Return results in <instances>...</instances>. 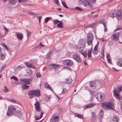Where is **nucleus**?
Segmentation results:
<instances>
[{
    "instance_id": "5fc2aeb1",
    "label": "nucleus",
    "mask_w": 122,
    "mask_h": 122,
    "mask_svg": "<svg viewBox=\"0 0 122 122\" xmlns=\"http://www.w3.org/2000/svg\"><path fill=\"white\" fill-rule=\"evenodd\" d=\"M107 25H106V23H104V26L105 28V29H104V31L105 32H106L107 31Z\"/></svg>"
},
{
    "instance_id": "7ed1b4c3",
    "label": "nucleus",
    "mask_w": 122,
    "mask_h": 122,
    "mask_svg": "<svg viewBox=\"0 0 122 122\" xmlns=\"http://www.w3.org/2000/svg\"><path fill=\"white\" fill-rule=\"evenodd\" d=\"M96 97L99 102H103L104 97V94L102 93L99 92L96 95Z\"/></svg>"
},
{
    "instance_id": "864d4df0",
    "label": "nucleus",
    "mask_w": 122,
    "mask_h": 122,
    "mask_svg": "<svg viewBox=\"0 0 122 122\" xmlns=\"http://www.w3.org/2000/svg\"><path fill=\"white\" fill-rule=\"evenodd\" d=\"M5 89H4V92H7L8 91V88H7V87L6 86H4Z\"/></svg>"
},
{
    "instance_id": "72a5a7b5",
    "label": "nucleus",
    "mask_w": 122,
    "mask_h": 122,
    "mask_svg": "<svg viewBox=\"0 0 122 122\" xmlns=\"http://www.w3.org/2000/svg\"><path fill=\"white\" fill-rule=\"evenodd\" d=\"M26 32L27 33V39H28L31 36V32L30 31H28L27 30H26Z\"/></svg>"
},
{
    "instance_id": "37998d69",
    "label": "nucleus",
    "mask_w": 122,
    "mask_h": 122,
    "mask_svg": "<svg viewBox=\"0 0 122 122\" xmlns=\"http://www.w3.org/2000/svg\"><path fill=\"white\" fill-rule=\"evenodd\" d=\"M75 9L79 11H82V9L78 7H75Z\"/></svg>"
},
{
    "instance_id": "a211bd4d",
    "label": "nucleus",
    "mask_w": 122,
    "mask_h": 122,
    "mask_svg": "<svg viewBox=\"0 0 122 122\" xmlns=\"http://www.w3.org/2000/svg\"><path fill=\"white\" fill-rule=\"evenodd\" d=\"M40 95V92L38 90H34V97H39Z\"/></svg>"
},
{
    "instance_id": "4468645a",
    "label": "nucleus",
    "mask_w": 122,
    "mask_h": 122,
    "mask_svg": "<svg viewBox=\"0 0 122 122\" xmlns=\"http://www.w3.org/2000/svg\"><path fill=\"white\" fill-rule=\"evenodd\" d=\"M73 57L75 60L78 62L80 63L82 61L81 58L77 54L74 55L73 56Z\"/></svg>"
},
{
    "instance_id": "bf43d9fd",
    "label": "nucleus",
    "mask_w": 122,
    "mask_h": 122,
    "mask_svg": "<svg viewBox=\"0 0 122 122\" xmlns=\"http://www.w3.org/2000/svg\"><path fill=\"white\" fill-rule=\"evenodd\" d=\"M3 46L5 47L7 51L8 50V49L7 47V46L4 44H2Z\"/></svg>"
},
{
    "instance_id": "603ef678",
    "label": "nucleus",
    "mask_w": 122,
    "mask_h": 122,
    "mask_svg": "<svg viewBox=\"0 0 122 122\" xmlns=\"http://www.w3.org/2000/svg\"><path fill=\"white\" fill-rule=\"evenodd\" d=\"M51 17H47L45 19V23L47 22L50 19H51Z\"/></svg>"
},
{
    "instance_id": "f03ea898",
    "label": "nucleus",
    "mask_w": 122,
    "mask_h": 122,
    "mask_svg": "<svg viewBox=\"0 0 122 122\" xmlns=\"http://www.w3.org/2000/svg\"><path fill=\"white\" fill-rule=\"evenodd\" d=\"M16 109L13 105H10L8 107V112L7 115L8 116H10L16 112Z\"/></svg>"
},
{
    "instance_id": "58836bf2",
    "label": "nucleus",
    "mask_w": 122,
    "mask_h": 122,
    "mask_svg": "<svg viewBox=\"0 0 122 122\" xmlns=\"http://www.w3.org/2000/svg\"><path fill=\"white\" fill-rule=\"evenodd\" d=\"M32 71L31 70H29L27 72V76H31L32 73Z\"/></svg>"
},
{
    "instance_id": "e2e57ef3",
    "label": "nucleus",
    "mask_w": 122,
    "mask_h": 122,
    "mask_svg": "<svg viewBox=\"0 0 122 122\" xmlns=\"http://www.w3.org/2000/svg\"><path fill=\"white\" fill-rule=\"evenodd\" d=\"M27 0H18V1L19 2H26L27 1Z\"/></svg>"
},
{
    "instance_id": "ddd939ff",
    "label": "nucleus",
    "mask_w": 122,
    "mask_h": 122,
    "mask_svg": "<svg viewBox=\"0 0 122 122\" xmlns=\"http://www.w3.org/2000/svg\"><path fill=\"white\" fill-rule=\"evenodd\" d=\"M105 107H106L107 108L110 109H112L113 104L111 102H107L106 103H103L102 104Z\"/></svg>"
},
{
    "instance_id": "6ab92c4d",
    "label": "nucleus",
    "mask_w": 122,
    "mask_h": 122,
    "mask_svg": "<svg viewBox=\"0 0 122 122\" xmlns=\"http://www.w3.org/2000/svg\"><path fill=\"white\" fill-rule=\"evenodd\" d=\"M38 112H37V114H38L37 116H35V118L37 120H39L42 117L43 114V112H40V115L38 114Z\"/></svg>"
},
{
    "instance_id": "49530a36",
    "label": "nucleus",
    "mask_w": 122,
    "mask_h": 122,
    "mask_svg": "<svg viewBox=\"0 0 122 122\" xmlns=\"http://www.w3.org/2000/svg\"><path fill=\"white\" fill-rule=\"evenodd\" d=\"M9 100L11 101V102H12L13 103H16L18 104V102L16 100L14 99H10Z\"/></svg>"
},
{
    "instance_id": "2eb2a0df",
    "label": "nucleus",
    "mask_w": 122,
    "mask_h": 122,
    "mask_svg": "<svg viewBox=\"0 0 122 122\" xmlns=\"http://www.w3.org/2000/svg\"><path fill=\"white\" fill-rule=\"evenodd\" d=\"M116 16L119 20H120L121 19V10H117Z\"/></svg>"
},
{
    "instance_id": "4d7b16f0",
    "label": "nucleus",
    "mask_w": 122,
    "mask_h": 122,
    "mask_svg": "<svg viewBox=\"0 0 122 122\" xmlns=\"http://www.w3.org/2000/svg\"><path fill=\"white\" fill-rule=\"evenodd\" d=\"M113 41H109V44H108V45L109 46H111L112 45H113Z\"/></svg>"
},
{
    "instance_id": "0eeeda50",
    "label": "nucleus",
    "mask_w": 122,
    "mask_h": 122,
    "mask_svg": "<svg viewBox=\"0 0 122 122\" xmlns=\"http://www.w3.org/2000/svg\"><path fill=\"white\" fill-rule=\"evenodd\" d=\"M59 66L55 64H50L48 66L49 69L51 70L53 69H55V71L56 73H58V72H57V70H58V67Z\"/></svg>"
},
{
    "instance_id": "6e6552de",
    "label": "nucleus",
    "mask_w": 122,
    "mask_h": 122,
    "mask_svg": "<svg viewBox=\"0 0 122 122\" xmlns=\"http://www.w3.org/2000/svg\"><path fill=\"white\" fill-rule=\"evenodd\" d=\"M63 64L65 65L71 66L73 63V62L70 59H67L63 61Z\"/></svg>"
},
{
    "instance_id": "423d86ee",
    "label": "nucleus",
    "mask_w": 122,
    "mask_h": 122,
    "mask_svg": "<svg viewBox=\"0 0 122 122\" xmlns=\"http://www.w3.org/2000/svg\"><path fill=\"white\" fill-rule=\"evenodd\" d=\"M59 115L58 113L54 114L50 118V122H58Z\"/></svg>"
},
{
    "instance_id": "20e7f679",
    "label": "nucleus",
    "mask_w": 122,
    "mask_h": 122,
    "mask_svg": "<svg viewBox=\"0 0 122 122\" xmlns=\"http://www.w3.org/2000/svg\"><path fill=\"white\" fill-rule=\"evenodd\" d=\"M122 90V86L118 88L117 89L115 88L113 91L114 95L119 99H120L121 97L120 96L118 92H119Z\"/></svg>"
},
{
    "instance_id": "a878e982",
    "label": "nucleus",
    "mask_w": 122,
    "mask_h": 122,
    "mask_svg": "<svg viewBox=\"0 0 122 122\" xmlns=\"http://www.w3.org/2000/svg\"><path fill=\"white\" fill-rule=\"evenodd\" d=\"M44 87L45 88H48L49 89L51 90L52 91H53V90L51 88V87L46 82H45V84L44 85Z\"/></svg>"
},
{
    "instance_id": "3c124183",
    "label": "nucleus",
    "mask_w": 122,
    "mask_h": 122,
    "mask_svg": "<svg viewBox=\"0 0 122 122\" xmlns=\"http://www.w3.org/2000/svg\"><path fill=\"white\" fill-rule=\"evenodd\" d=\"M28 14L29 15H37L35 13H33L31 12H28Z\"/></svg>"
},
{
    "instance_id": "1a4fd4ad",
    "label": "nucleus",
    "mask_w": 122,
    "mask_h": 122,
    "mask_svg": "<svg viewBox=\"0 0 122 122\" xmlns=\"http://www.w3.org/2000/svg\"><path fill=\"white\" fill-rule=\"evenodd\" d=\"M82 4L85 7H90L92 8L93 7L92 4L88 0H84L82 1Z\"/></svg>"
},
{
    "instance_id": "473e14b6",
    "label": "nucleus",
    "mask_w": 122,
    "mask_h": 122,
    "mask_svg": "<svg viewBox=\"0 0 122 122\" xmlns=\"http://www.w3.org/2000/svg\"><path fill=\"white\" fill-rule=\"evenodd\" d=\"M0 54V59L2 60H3L5 58V54L4 53L3 54H2L1 53Z\"/></svg>"
},
{
    "instance_id": "13d9d810",
    "label": "nucleus",
    "mask_w": 122,
    "mask_h": 122,
    "mask_svg": "<svg viewBox=\"0 0 122 122\" xmlns=\"http://www.w3.org/2000/svg\"><path fill=\"white\" fill-rule=\"evenodd\" d=\"M90 92L91 94L92 95L95 94V92L92 90H90L89 91Z\"/></svg>"
},
{
    "instance_id": "5701e85b",
    "label": "nucleus",
    "mask_w": 122,
    "mask_h": 122,
    "mask_svg": "<svg viewBox=\"0 0 122 122\" xmlns=\"http://www.w3.org/2000/svg\"><path fill=\"white\" fill-rule=\"evenodd\" d=\"M72 81V79L70 77H68L66 79L65 82L67 84H70Z\"/></svg>"
},
{
    "instance_id": "8fccbe9b",
    "label": "nucleus",
    "mask_w": 122,
    "mask_h": 122,
    "mask_svg": "<svg viewBox=\"0 0 122 122\" xmlns=\"http://www.w3.org/2000/svg\"><path fill=\"white\" fill-rule=\"evenodd\" d=\"M60 21L56 19L54 20L53 22L55 24H56L59 22H60Z\"/></svg>"
},
{
    "instance_id": "338daca9",
    "label": "nucleus",
    "mask_w": 122,
    "mask_h": 122,
    "mask_svg": "<svg viewBox=\"0 0 122 122\" xmlns=\"http://www.w3.org/2000/svg\"><path fill=\"white\" fill-rule=\"evenodd\" d=\"M91 3H95L96 1V0H90Z\"/></svg>"
},
{
    "instance_id": "39448f33",
    "label": "nucleus",
    "mask_w": 122,
    "mask_h": 122,
    "mask_svg": "<svg viewBox=\"0 0 122 122\" xmlns=\"http://www.w3.org/2000/svg\"><path fill=\"white\" fill-rule=\"evenodd\" d=\"M87 43L89 45H92L94 36L91 33H89L87 35Z\"/></svg>"
},
{
    "instance_id": "2f4dec72",
    "label": "nucleus",
    "mask_w": 122,
    "mask_h": 122,
    "mask_svg": "<svg viewBox=\"0 0 122 122\" xmlns=\"http://www.w3.org/2000/svg\"><path fill=\"white\" fill-rule=\"evenodd\" d=\"M27 85L23 84L22 86V88L23 90L28 89L29 87V86H26Z\"/></svg>"
},
{
    "instance_id": "393cba45",
    "label": "nucleus",
    "mask_w": 122,
    "mask_h": 122,
    "mask_svg": "<svg viewBox=\"0 0 122 122\" xmlns=\"http://www.w3.org/2000/svg\"><path fill=\"white\" fill-rule=\"evenodd\" d=\"M90 86L92 87L93 88L95 89L96 87L95 82L94 81H91L90 82Z\"/></svg>"
},
{
    "instance_id": "79ce46f5",
    "label": "nucleus",
    "mask_w": 122,
    "mask_h": 122,
    "mask_svg": "<svg viewBox=\"0 0 122 122\" xmlns=\"http://www.w3.org/2000/svg\"><path fill=\"white\" fill-rule=\"evenodd\" d=\"M101 54L102 56L103 57H104V50L103 48V47L102 49V51H101Z\"/></svg>"
},
{
    "instance_id": "6e6d98bb",
    "label": "nucleus",
    "mask_w": 122,
    "mask_h": 122,
    "mask_svg": "<svg viewBox=\"0 0 122 122\" xmlns=\"http://www.w3.org/2000/svg\"><path fill=\"white\" fill-rule=\"evenodd\" d=\"M92 52L90 51H88V56L89 58H90L91 57Z\"/></svg>"
},
{
    "instance_id": "bb28decb",
    "label": "nucleus",
    "mask_w": 122,
    "mask_h": 122,
    "mask_svg": "<svg viewBox=\"0 0 122 122\" xmlns=\"http://www.w3.org/2000/svg\"><path fill=\"white\" fill-rule=\"evenodd\" d=\"M117 64L118 66L122 67V59H119L117 60Z\"/></svg>"
},
{
    "instance_id": "c756f323",
    "label": "nucleus",
    "mask_w": 122,
    "mask_h": 122,
    "mask_svg": "<svg viewBox=\"0 0 122 122\" xmlns=\"http://www.w3.org/2000/svg\"><path fill=\"white\" fill-rule=\"evenodd\" d=\"M83 50H79L81 54H82L85 58H86L87 56V54L86 53L83 52Z\"/></svg>"
},
{
    "instance_id": "774afa93",
    "label": "nucleus",
    "mask_w": 122,
    "mask_h": 122,
    "mask_svg": "<svg viewBox=\"0 0 122 122\" xmlns=\"http://www.w3.org/2000/svg\"><path fill=\"white\" fill-rule=\"evenodd\" d=\"M55 2L56 4H57L58 5H59V4L58 3V0H55Z\"/></svg>"
},
{
    "instance_id": "f257e3e1",
    "label": "nucleus",
    "mask_w": 122,
    "mask_h": 122,
    "mask_svg": "<svg viewBox=\"0 0 122 122\" xmlns=\"http://www.w3.org/2000/svg\"><path fill=\"white\" fill-rule=\"evenodd\" d=\"M86 44V40L85 39H80L79 41L77 47L79 50H83Z\"/></svg>"
},
{
    "instance_id": "ea45409f",
    "label": "nucleus",
    "mask_w": 122,
    "mask_h": 122,
    "mask_svg": "<svg viewBox=\"0 0 122 122\" xmlns=\"http://www.w3.org/2000/svg\"><path fill=\"white\" fill-rule=\"evenodd\" d=\"M67 91V90L66 88H64L63 89L61 93L63 94H66V93Z\"/></svg>"
},
{
    "instance_id": "4be33fe9",
    "label": "nucleus",
    "mask_w": 122,
    "mask_h": 122,
    "mask_svg": "<svg viewBox=\"0 0 122 122\" xmlns=\"http://www.w3.org/2000/svg\"><path fill=\"white\" fill-rule=\"evenodd\" d=\"M15 34L19 40H21L22 39L23 37L22 34L20 33H19L17 32H16L15 33Z\"/></svg>"
},
{
    "instance_id": "de8ad7c7",
    "label": "nucleus",
    "mask_w": 122,
    "mask_h": 122,
    "mask_svg": "<svg viewBox=\"0 0 122 122\" xmlns=\"http://www.w3.org/2000/svg\"><path fill=\"white\" fill-rule=\"evenodd\" d=\"M23 67L22 66H19L17 68V69L18 70H20L22 69Z\"/></svg>"
},
{
    "instance_id": "c9c22d12",
    "label": "nucleus",
    "mask_w": 122,
    "mask_h": 122,
    "mask_svg": "<svg viewBox=\"0 0 122 122\" xmlns=\"http://www.w3.org/2000/svg\"><path fill=\"white\" fill-rule=\"evenodd\" d=\"M9 1L10 4L12 5L14 4L16 2L15 0H9Z\"/></svg>"
},
{
    "instance_id": "a19ab883",
    "label": "nucleus",
    "mask_w": 122,
    "mask_h": 122,
    "mask_svg": "<svg viewBox=\"0 0 122 122\" xmlns=\"http://www.w3.org/2000/svg\"><path fill=\"white\" fill-rule=\"evenodd\" d=\"M62 5L66 8L67 9H69V7L67 6L66 5V4L65 3L64 1H62Z\"/></svg>"
},
{
    "instance_id": "680f3d73",
    "label": "nucleus",
    "mask_w": 122,
    "mask_h": 122,
    "mask_svg": "<svg viewBox=\"0 0 122 122\" xmlns=\"http://www.w3.org/2000/svg\"><path fill=\"white\" fill-rule=\"evenodd\" d=\"M107 60L108 62L110 64L112 63L111 62V58L107 59Z\"/></svg>"
},
{
    "instance_id": "c03bdc74",
    "label": "nucleus",
    "mask_w": 122,
    "mask_h": 122,
    "mask_svg": "<svg viewBox=\"0 0 122 122\" xmlns=\"http://www.w3.org/2000/svg\"><path fill=\"white\" fill-rule=\"evenodd\" d=\"M36 76L37 77L40 78L41 77L40 73L39 72H37L36 74Z\"/></svg>"
},
{
    "instance_id": "dca6fc26",
    "label": "nucleus",
    "mask_w": 122,
    "mask_h": 122,
    "mask_svg": "<svg viewBox=\"0 0 122 122\" xmlns=\"http://www.w3.org/2000/svg\"><path fill=\"white\" fill-rule=\"evenodd\" d=\"M26 67L30 68L35 69L36 67L33 65L30 62H27L25 63Z\"/></svg>"
},
{
    "instance_id": "9b49d317",
    "label": "nucleus",
    "mask_w": 122,
    "mask_h": 122,
    "mask_svg": "<svg viewBox=\"0 0 122 122\" xmlns=\"http://www.w3.org/2000/svg\"><path fill=\"white\" fill-rule=\"evenodd\" d=\"M33 78L31 77L30 79L23 78L21 79V81L23 82V84L26 85H29L30 82L32 80Z\"/></svg>"
},
{
    "instance_id": "09e8293b",
    "label": "nucleus",
    "mask_w": 122,
    "mask_h": 122,
    "mask_svg": "<svg viewBox=\"0 0 122 122\" xmlns=\"http://www.w3.org/2000/svg\"><path fill=\"white\" fill-rule=\"evenodd\" d=\"M11 78L14 79L16 81H17L18 80V79L17 78L14 76H12L11 77Z\"/></svg>"
},
{
    "instance_id": "9d476101",
    "label": "nucleus",
    "mask_w": 122,
    "mask_h": 122,
    "mask_svg": "<svg viewBox=\"0 0 122 122\" xmlns=\"http://www.w3.org/2000/svg\"><path fill=\"white\" fill-rule=\"evenodd\" d=\"M35 107V110L37 112H42L41 111V107L40 106V103L38 102H36L34 104Z\"/></svg>"
},
{
    "instance_id": "7c9ffc66",
    "label": "nucleus",
    "mask_w": 122,
    "mask_h": 122,
    "mask_svg": "<svg viewBox=\"0 0 122 122\" xmlns=\"http://www.w3.org/2000/svg\"><path fill=\"white\" fill-rule=\"evenodd\" d=\"M52 54V51H50L46 55V58L47 59L50 58V56Z\"/></svg>"
},
{
    "instance_id": "69168bd1",
    "label": "nucleus",
    "mask_w": 122,
    "mask_h": 122,
    "mask_svg": "<svg viewBox=\"0 0 122 122\" xmlns=\"http://www.w3.org/2000/svg\"><path fill=\"white\" fill-rule=\"evenodd\" d=\"M98 53V51H93V53L95 54H97Z\"/></svg>"
},
{
    "instance_id": "412c9836",
    "label": "nucleus",
    "mask_w": 122,
    "mask_h": 122,
    "mask_svg": "<svg viewBox=\"0 0 122 122\" xmlns=\"http://www.w3.org/2000/svg\"><path fill=\"white\" fill-rule=\"evenodd\" d=\"M104 112L103 110H101L98 115V117L100 120H101L103 118L104 116Z\"/></svg>"
},
{
    "instance_id": "e433bc0d",
    "label": "nucleus",
    "mask_w": 122,
    "mask_h": 122,
    "mask_svg": "<svg viewBox=\"0 0 122 122\" xmlns=\"http://www.w3.org/2000/svg\"><path fill=\"white\" fill-rule=\"evenodd\" d=\"M122 26L120 25H119L117 26L114 31H116L118 30H122Z\"/></svg>"
},
{
    "instance_id": "aec40b11",
    "label": "nucleus",
    "mask_w": 122,
    "mask_h": 122,
    "mask_svg": "<svg viewBox=\"0 0 122 122\" xmlns=\"http://www.w3.org/2000/svg\"><path fill=\"white\" fill-rule=\"evenodd\" d=\"M96 105V104L95 103H91L87 105L84 106V109H85L90 108L93 107Z\"/></svg>"
},
{
    "instance_id": "052dcab7",
    "label": "nucleus",
    "mask_w": 122,
    "mask_h": 122,
    "mask_svg": "<svg viewBox=\"0 0 122 122\" xmlns=\"http://www.w3.org/2000/svg\"><path fill=\"white\" fill-rule=\"evenodd\" d=\"M111 56L109 53H108L107 54V59L111 58Z\"/></svg>"
},
{
    "instance_id": "f3484780",
    "label": "nucleus",
    "mask_w": 122,
    "mask_h": 122,
    "mask_svg": "<svg viewBox=\"0 0 122 122\" xmlns=\"http://www.w3.org/2000/svg\"><path fill=\"white\" fill-rule=\"evenodd\" d=\"M29 97L31 98L34 97V90H31L29 91L28 93Z\"/></svg>"
},
{
    "instance_id": "c85d7f7f",
    "label": "nucleus",
    "mask_w": 122,
    "mask_h": 122,
    "mask_svg": "<svg viewBox=\"0 0 122 122\" xmlns=\"http://www.w3.org/2000/svg\"><path fill=\"white\" fill-rule=\"evenodd\" d=\"M63 23L62 22H60L57 25V27L60 28H63V27L62 25Z\"/></svg>"
},
{
    "instance_id": "f8f14e48",
    "label": "nucleus",
    "mask_w": 122,
    "mask_h": 122,
    "mask_svg": "<svg viewBox=\"0 0 122 122\" xmlns=\"http://www.w3.org/2000/svg\"><path fill=\"white\" fill-rule=\"evenodd\" d=\"M120 35V33L117 32L116 33L112 35L111 38L112 40L115 41H117L118 40L119 37Z\"/></svg>"
},
{
    "instance_id": "f704fd0d",
    "label": "nucleus",
    "mask_w": 122,
    "mask_h": 122,
    "mask_svg": "<svg viewBox=\"0 0 122 122\" xmlns=\"http://www.w3.org/2000/svg\"><path fill=\"white\" fill-rule=\"evenodd\" d=\"M112 120L115 122H118V117L117 116H114L112 119Z\"/></svg>"
},
{
    "instance_id": "b1692460",
    "label": "nucleus",
    "mask_w": 122,
    "mask_h": 122,
    "mask_svg": "<svg viewBox=\"0 0 122 122\" xmlns=\"http://www.w3.org/2000/svg\"><path fill=\"white\" fill-rule=\"evenodd\" d=\"M91 120L92 122H95L96 121L97 118L95 114H93L92 115Z\"/></svg>"
},
{
    "instance_id": "a18cd8bd",
    "label": "nucleus",
    "mask_w": 122,
    "mask_h": 122,
    "mask_svg": "<svg viewBox=\"0 0 122 122\" xmlns=\"http://www.w3.org/2000/svg\"><path fill=\"white\" fill-rule=\"evenodd\" d=\"M115 12L114 13L112 12H111L110 14V16L112 17L113 18L115 17Z\"/></svg>"
},
{
    "instance_id": "4c0bfd02",
    "label": "nucleus",
    "mask_w": 122,
    "mask_h": 122,
    "mask_svg": "<svg viewBox=\"0 0 122 122\" xmlns=\"http://www.w3.org/2000/svg\"><path fill=\"white\" fill-rule=\"evenodd\" d=\"M16 114V115L18 117H20L22 115L23 113L20 111H17Z\"/></svg>"
},
{
    "instance_id": "0e129e2a",
    "label": "nucleus",
    "mask_w": 122,
    "mask_h": 122,
    "mask_svg": "<svg viewBox=\"0 0 122 122\" xmlns=\"http://www.w3.org/2000/svg\"><path fill=\"white\" fill-rule=\"evenodd\" d=\"M64 69H66L67 70H70V68L69 67L67 66H65L64 67Z\"/></svg>"
},
{
    "instance_id": "cd10ccee",
    "label": "nucleus",
    "mask_w": 122,
    "mask_h": 122,
    "mask_svg": "<svg viewBox=\"0 0 122 122\" xmlns=\"http://www.w3.org/2000/svg\"><path fill=\"white\" fill-rule=\"evenodd\" d=\"M75 117H76L78 118L82 119H84V117H83V116L82 115H81L80 114H78V113H76L75 114Z\"/></svg>"
}]
</instances>
